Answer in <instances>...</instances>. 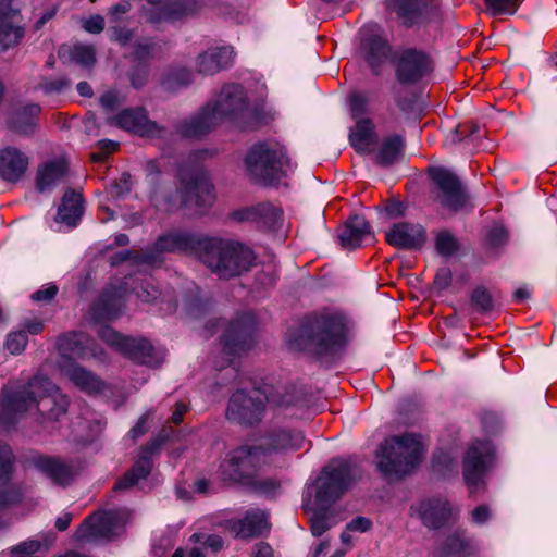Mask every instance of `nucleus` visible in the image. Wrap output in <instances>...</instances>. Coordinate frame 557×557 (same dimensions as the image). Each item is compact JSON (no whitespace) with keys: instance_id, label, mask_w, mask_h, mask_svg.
<instances>
[{"instance_id":"6e6d98bb","label":"nucleus","mask_w":557,"mask_h":557,"mask_svg":"<svg viewBox=\"0 0 557 557\" xmlns=\"http://www.w3.org/2000/svg\"><path fill=\"white\" fill-rule=\"evenodd\" d=\"M349 103L352 117L358 121L366 113L368 99L360 92H354L349 96Z\"/></svg>"},{"instance_id":"393cba45","label":"nucleus","mask_w":557,"mask_h":557,"mask_svg":"<svg viewBox=\"0 0 557 557\" xmlns=\"http://www.w3.org/2000/svg\"><path fill=\"white\" fill-rule=\"evenodd\" d=\"M18 15L12 0H0V51L17 45L23 37V29L17 25Z\"/></svg>"},{"instance_id":"4be33fe9","label":"nucleus","mask_w":557,"mask_h":557,"mask_svg":"<svg viewBox=\"0 0 557 557\" xmlns=\"http://www.w3.org/2000/svg\"><path fill=\"white\" fill-rule=\"evenodd\" d=\"M221 527L234 539L257 537L268 528L267 515L260 509L248 510L242 519H228Z\"/></svg>"},{"instance_id":"5fc2aeb1","label":"nucleus","mask_w":557,"mask_h":557,"mask_svg":"<svg viewBox=\"0 0 557 557\" xmlns=\"http://www.w3.org/2000/svg\"><path fill=\"white\" fill-rule=\"evenodd\" d=\"M131 178L129 173H123L119 180L111 183L109 194L114 198H119L129 193L132 187Z\"/></svg>"},{"instance_id":"6ab92c4d","label":"nucleus","mask_w":557,"mask_h":557,"mask_svg":"<svg viewBox=\"0 0 557 557\" xmlns=\"http://www.w3.org/2000/svg\"><path fill=\"white\" fill-rule=\"evenodd\" d=\"M305 444L304 434L287 426H273L260 437L259 447L267 453L286 454L302 448Z\"/></svg>"},{"instance_id":"864d4df0","label":"nucleus","mask_w":557,"mask_h":557,"mask_svg":"<svg viewBox=\"0 0 557 557\" xmlns=\"http://www.w3.org/2000/svg\"><path fill=\"white\" fill-rule=\"evenodd\" d=\"M79 344L81 341L78 339V334L75 332L62 334L57 338V348L64 355L73 352Z\"/></svg>"},{"instance_id":"6e6552de","label":"nucleus","mask_w":557,"mask_h":557,"mask_svg":"<svg viewBox=\"0 0 557 557\" xmlns=\"http://www.w3.org/2000/svg\"><path fill=\"white\" fill-rule=\"evenodd\" d=\"M359 475L356 465L347 460H333L325 466L315 483V500L321 506L337 500Z\"/></svg>"},{"instance_id":"473e14b6","label":"nucleus","mask_w":557,"mask_h":557,"mask_svg":"<svg viewBox=\"0 0 557 557\" xmlns=\"http://www.w3.org/2000/svg\"><path fill=\"white\" fill-rule=\"evenodd\" d=\"M69 172V164L64 159L47 161L37 168L36 188L39 191L50 189L61 182Z\"/></svg>"},{"instance_id":"58836bf2","label":"nucleus","mask_w":557,"mask_h":557,"mask_svg":"<svg viewBox=\"0 0 557 557\" xmlns=\"http://www.w3.org/2000/svg\"><path fill=\"white\" fill-rule=\"evenodd\" d=\"M193 83V72L178 65L164 69L159 77V85L163 91L174 94Z\"/></svg>"},{"instance_id":"338daca9","label":"nucleus","mask_w":557,"mask_h":557,"mask_svg":"<svg viewBox=\"0 0 557 557\" xmlns=\"http://www.w3.org/2000/svg\"><path fill=\"white\" fill-rule=\"evenodd\" d=\"M153 49L154 44L149 40H146L144 42H139L136 45L134 54L139 60H146L153 57Z\"/></svg>"},{"instance_id":"e2e57ef3","label":"nucleus","mask_w":557,"mask_h":557,"mask_svg":"<svg viewBox=\"0 0 557 557\" xmlns=\"http://www.w3.org/2000/svg\"><path fill=\"white\" fill-rule=\"evenodd\" d=\"M100 104L104 110L113 111L121 104V100L115 91L108 90L101 95Z\"/></svg>"},{"instance_id":"b1692460","label":"nucleus","mask_w":557,"mask_h":557,"mask_svg":"<svg viewBox=\"0 0 557 557\" xmlns=\"http://www.w3.org/2000/svg\"><path fill=\"white\" fill-rule=\"evenodd\" d=\"M282 216V209L271 202H260L233 213L234 220L256 223L262 230L275 228L281 222Z\"/></svg>"},{"instance_id":"9d476101","label":"nucleus","mask_w":557,"mask_h":557,"mask_svg":"<svg viewBox=\"0 0 557 557\" xmlns=\"http://www.w3.org/2000/svg\"><path fill=\"white\" fill-rule=\"evenodd\" d=\"M129 519L131 512L125 508L94 512L86 517L76 530V540L87 543L112 537L123 530Z\"/></svg>"},{"instance_id":"4c0bfd02","label":"nucleus","mask_w":557,"mask_h":557,"mask_svg":"<svg viewBox=\"0 0 557 557\" xmlns=\"http://www.w3.org/2000/svg\"><path fill=\"white\" fill-rule=\"evenodd\" d=\"M122 354L138 363L153 366L159 363L156 349L146 338L128 337L127 344L123 346Z\"/></svg>"},{"instance_id":"f03ea898","label":"nucleus","mask_w":557,"mask_h":557,"mask_svg":"<svg viewBox=\"0 0 557 557\" xmlns=\"http://www.w3.org/2000/svg\"><path fill=\"white\" fill-rule=\"evenodd\" d=\"M346 336L347 326L343 317L334 313H312L286 334V345L294 351L322 356L344 346Z\"/></svg>"},{"instance_id":"2eb2a0df","label":"nucleus","mask_w":557,"mask_h":557,"mask_svg":"<svg viewBox=\"0 0 557 557\" xmlns=\"http://www.w3.org/2000/svg\"><path fill=\"white\" fill-rule=\"evenodd\" d=\"M173 433L172 428H164L150 442L141 447V455L135 465L127 470L113 485V491H125L138 483L139 480L146 479L151 471L152 460L150 455L158 451Z\"/></svg>"},{"instance_id":"7ed1b4c3","label":"nucleus","mask_w":557,"mask_h":557,"mask_svg":"<svg viewBox=\"0 0 557 557\" xmlns=\"http://www.w3.org/2000/svg\"><path fill=\"white\" fill-rule=\"evenodd\" d=\"M248 109L247 96L238 84L223 86L214 101L207 103L197 115L181 122L177 132L186 138H201L224 120L234 121Z\"/></svg>"},{"instance_id":"2f4dec72","label":"nucleus","mask_w":557,"mask_h":557,"mask_svg":"<svg viewBox=\"0 0 557 557\" xmlns=\"http://www.w3.org/2000/svg\"><path fill=\"white\" fill-rule=\"evenodd\" d=\"M370 235V225L361 215L350 216L338 230L342 246L350 249L359 247L364 238Z\"/></svg>"},{"instance_id":"a878e982","label":"nucleus","mask_w":557,"mask_h":557,"mask_svg":"<svg viewBox=\"0 0 557 557\" xmlns=\"http://www.w3.org/2000/svg\"><path fill=\"white\" fill-rule=\"evenodd\" d=\"M386 242L396 248H420L425 242V231L419 224L400 222L394 224L385 235Z\"/></svg>"},{"instance_id":"4d7b16f0","label":"nucleus","mask_w":557,"mask_h":557,"mask_svg":"<svg viewBox=\"0 0 557 557\" xmlns=\"http://www.w3.org/2000/svg\"><path fill=\"white\" fill-rule=\"evenodd\" d=\"M136 295L144 302H153L160 296V290L150 281H145L137 287Z\"/></svg>"},{"instance_id":"c9c22d12","label":"nucleus","mask_w":557,"mask_h":557,"mask_svg":"<svg viewBox=\"0 0 557 557\" xmlns=\"http://www.w3.org/2000/svg\"><path fill=\"white\" fill-rule=\"evenodd\" d=\"M406 139L400 134L383 137L375 154V162L381 166H391L398 162L405 152Z\"/></svg>"},{"instance_id":"c03bdc74","label":"nucleus","mask_w":557,"mask_h":557,"mask_svg":"<svg viewBox=\"0 0 557 557\" xmlns=\"http://www.w3.org/2000/svg\"><path fill=\"white\" fill-rule=\"evenodd\" d=\"M15 472V455L7 443L0 442V486L7 485Z\"/></svg>"},{"instance_id":"4468645a","label":"nucleus","mask_w":557,"mask_h":557,"mask_svg":"<svg viewBox=\"0 0 557 557\" xmlns=\"http://www.w3.org/2000/svg\"><path fill=\"white\" fill-rule=\"evenodd\" d=\"M181 182L180 194L184 206L195 207L199 211L212 205L213 186L198 169L181 168L178 170Z\"/></svg>"},{"instance_id":"423d86ee","label":"nucleus","mask_w":557,"mask_h":557,"mask_svg":"<svg viewBox=\"0 0 557 557\" xmlns=\"http://www.w3.org/2000/svg\"><path fill=\"white\" fill-rule=\"evenodd\" d=\"M255 259L253 251L243 244L214 237H208L200 255V261L223 278L249 271Z\"/></svg>"},{"instance_id":"f257e3e1","label":"nucleus","mask_w":557,"mask_h":557,"mask_svg":"<svg viewBox=\"0 0 557 557\" xmlns=\"http://www.w3.org/2000/svg\"><path fill=\"white\" fill-rule=\"evenodd\" d=\"M70 400L48 377L34 376L18 391L3 388L0 395V422L15 423L21 414L36 406L41 422L59 421L66 414Z\"/></svg>"},{"instance_id":"72a5a7b5","label":"nucleus","mask_w":557,"mask_h":557,"mask_svg":"<svg viewBox=\"0 0 557 557\" xmlns=\"http://www.w3.org/2000/svg\"><path fill=\"white\" fill-rule=\"evenodd\" d=\"M64 375L81 391L87 394H98L104 388L103 382L90 371L76 363L62 368Z\"/></svg>"},{"instance_id":"a211bd4d","label":"nucleus","mask_w":557,"mask_h":557,"mask_svg":"<svg viewBox=\"0 0 557 557\" xmlns=\"http://www.w3.org/2000/svg\"><path fill=\"white\" fill-rule=\"evenodd\" d=\"M33 467L50 479L55 485L67 486L79 474L81 462L59 456L36 455L30 459Z\"/></svg>"},{"instance_id":"a19ab883","label":"nucleus","mask_w":557,"mask_h":557,"mask_svg":"<svg viewBox=\"0 0 557 557\" xmlns=\"http://www.w3.org/2000/svg\"><path fill=\"white\" fill-rule=\"evenodd\" d=\"M374 141V126L371 120L360 119L349 133V143L352 148L361 153L369 149Z\"/></svg>"},{"instance_id":"13d9d810","label":"nucleus","mask_w":557,"mask_h":557,"mask_svg":"<svg viewBox=\"0 0 557 557\" xmlns=\"http://www.w3.org/2000/svg\"><path fill=\"white\" fill-rule=\"evenodd\" d=\"M41 547V543L37 540H27L13 547H11V554L14 556H32L37 553Z\"/></svg>"},{"instance_id":"f8f14e48","label":"nucleus","mask_w":557,"mask_h":557,"mask_svg":"<svg viewBox=\"0 0 557 557\" xmlns=\"http://www.w3.org/2000/svg\"><path fill=\"white\" fill-rule=\"evenodd\" d=\"M429 176L433 184L432 197L443 208L457 212L467 205L468 194L456 174L444 168H432Z\"/></svg>"},{"instance_id":"680f3d73","label":"nucleus","mask_w":557,"mask_h":557,"mask_svg":"<svg viewBox=\"0 0 557 557\" xmlns=\"http://www.w3.org/2000/svg\"><path fill=\"white\" fill-rule=\"evenodd\" d=\"M67 86V81L64 78L44 79L39 83V87L45 92H60Z\"/></svg>"},{"instance_id":"bb28decb","label":"nucleus","mask_w":557,"mask_h":557,"mask_svg":"<svg viewBox=\"0 0 557 557\" xmlns=\"http://www.w3.org/2000/svg\"><path fill=\"white\" fill-rule=\"evenodd\" d=\"M29 158L25 152L13 146L0 149V177L7 182L15 183L26 173Z\"/></svg>"},{"instance_id":"ea45409f","label":"nucleus","mask_w":557,"mask_h":557,"mask_svg":"<svg viewBox=\"0 0 557 557\" xmlns=\"http://www.w3.org/2000/svg\"><path fill=\"white\" fill-rule=\"evenodd\" d=\"M263 400L275 408H289L301 403L299 392L292 385L269 387L262 392Z\"/></svg>"},{"instance_id":"79ce46f5","label":"nucleus","mask_w":557,"mask_h":557,"mask_svg":"<svg viewBox=\"0 0 557 557\" xmlns=\"http://www.w3.org/2000/svg\"><path fill=\"white\" fill-rule=\"evenodd\" d=\"M28 486L24 482L13 483L0 490V513L11 507L22 505L27 496ZM5 524L0 520V529Z\"/></svg>"},{"instance_id":"c756f323","label":"nucleus","mask_w":557,"mask_h":557,"mask_svg":"<svg viewBox=\"0 0 557 557\" xmlns=\"http://www.w3.org/2000/svg\"><path fill=\"white\" fill-rule=\"evenodd\" d=\"M364 60L374 75H380L383 65L393 57L387 39L380 35H370L362 40Z\"/></svg>"},{"instance_id":"a18cd8bd","label":"nucleus","mask_w":557,"mask_h":557,"mask_svg":"<svg viewBox=\"0 0 557 557\" xmlns=\"http://www.w3.org/2000/svg\"><path fill=\"white\" fill-rule=\"evenodd\" d=\"M435 247L440 255L449 257L459 249L457 238L448 231H441L435 238Z\"/></svg>"},{"instance_id":"052dcab7","label":"nucleus","mask_w":557,"mask_h":557,"mask_svg":"<svg viewBox=\"0 0 557 557\" xmlns=\"http://www.w3.org/2000/svg\"><path fill=\"white\" fill-rule=\"evenodd\" d=\"M331 528L324 513H314L310 519V530L314 536H321Z\"/></svg>"},{"instance_id":"774afa93","label":"nucleus","mask_w":557,"mask_h":557,"mask_svg":"<svg viewBox=\"0 0 557 557\" xmlns=\"http://www.w3.org/2000/svg\"><path fill=\"white\" fill-rule=\"evenodd\" d=\"M251 557H274V552L269 543L258 542L252 547Z\"/></svg>"},{"instance_id":"0e129e2a","label":"nucleus","mask_w":557,"mask_h":557,"mask_svg":"<svg viewBox=\"0 0 557 557\" xmlns=\"http://www.w3.org/2000/svg\"><path fill=\"white\" fill-rule=\"evenodd\" d=\"M149 420L150 413H145L138 420V422L133 426L129 431V435L133 440H137L138 437L146 434L149 430Z\"/></svg>"},{"instance_id":"37998d69","label":"nucleus","mask_w":557,"mask_h":557,"mask_svg":"<svg viewBox=\"0 0 557 557\" xmlns=\"http://www.w3.org/2000/svg\"><path fill=\"white\" fill-rule=\"evenodd\" d=\"M470 302L473 310L481 314H487L496 307L492 293L483 285L473 288L470 295Z\"/></svg>"},{"instance_id":"f3484780","label":"nucleus","mask_w":557,"mask_h":557,"mask_svg":"<svg viewBox=\"0 0 557 557\" xmlns=\"http://www.w3.org/2000/svg\"><path fill=\"white\" fill-rule=\"evenodd\" d=\"M494 454L493 445L490 441H473L463 458V478L470 491L474 494L483 484V476L486 471L487 463Z\"/></svg>"},{"instance_id":"1a4fd4ad","label":"nucleus","mask_w":557,"mask_h":557,"mask_svg":"<svg viewBox=\"0 0 557 557\" xmlns=\"http://www.w3.org/2000/svg\"><path fill=\"white\" fill-rule=\"evenodd\" d=\"M208 236L184 231H172L162 234L153 244V248L143 251L139 260L147 264L161 263V253H186L195 255L200 259V255L206 247Z\"/></svg>"},{"instance_id":"c85d7f7f","label":"nucleus","mask_w":557,"mask_h":557,"mask_svg":"<svg viewBox=\"0 0 557 557\" xmlns=\"http://www.w3.org/2000/svg\"><path fill=\"white\" fill-rule=\"evenodd\" d=\"M387 9L394 10L408 27L437 8V0H385Z\"/></svg>"},{"instance_id":"cd10ccee","label":"nucleus","mask_w":557,"mask_h":557,"mask_svg":"<svg viewBox=\"0 0 557 557\" xmlns=\"http://www.w3.org/2000/svg\"><path fill=\"white\" fill-rule=\"evenodd\" d=\"M40 113L41 108L36 103L15 108L7 120V126L20 136H30L38 127Z\"/></svg>"},{"instance_id":"5701e85b","label":"nucleus","mask_w":557,"mask_h":557,"mask_svg":"<svg viewBox=\"0 0 557 557\" xmlns=\"http://www.w3.org/2000/svg\"><path fill=\"white\" fill-rule=\"evenodd\" d=\"M112 121L120 128L143 137L160 136L163 131L156 122L148 119L143 108L124 109Z\"/></svg>"},{"instance_id":"bf43d9fd","label":"nucleus","mask_w":557,"mask_h":557,"mask_svg":"<svg viewBox=\"0 0 557 557\" xmlns=\"http://www.w3.org/2000/svg\"><path fill=\"white\" fill-rule=\"evenodd\" d=\"M58 292V286L54 283H49L33 293L30 298L37 302H50L57 296Z\"/></svg>"},{"instance_id":"69168bd1","label":"nucleus","mask_w":557,"mask_h":557,"mask_svg":"<svg viewBox=\"0 0 557 557\" xmlns=\"http://www.w3.org/2000/svg\"><path fill=\"white\" fill-rule=\"evenodd\" d=\"M465 541L460 535L454 534L447 539L445 552L446 554H459L465 549Z\"/></svg>"},{"instance_id":"3c124183","label":"nucleus","mask_w":557,"mask_h":557,"mask_svg":"<svg viewBox=\"0 0 557 557\" xmlns=\"http://www.w3.org/2000/svg\"><path fill=\"white\" fill-rule=\"evenodd\" d=\"M71 58L76 63L90 66L95 63V50L90 46L76 45L71 49Z\"/></svg>"},{"instance_id":"f704fd0d","label":"nucleus","mask_w":557,"mask_h":557,"mask_svg":"<svg viewBox=\"0 0 557 557\" xmlns=\"http://www.w3.org/2000/svg\"><path fill=\"white\" fill-rule=\"evenodd\" d=\"M83 202L81 193L72 189L65 191L58 208L55 221L70 227L76 226L83 215Z\"/></svg>"},{"instance_id":"de8ad7c7","label":"nucleus","mask_w":557,"mask_h":557,"mask_svg":"<svg viewBox=\"0 0 557 557\" xmlns=\"http://www.w3.org/2000/svg\"><path fill=\"white\" fill-rule=\"evenodd\" d=\"M99 337L106 342L109 346L113 347L122 354L123 346L127 344V336H123L110 326H101L98 330Z\"/></svg>"},{"instance_id":"8fccbe9b","label":"nucleus","mask_w":557,"mask_h":557,"mask_svg":"<svg viewBox=\"0 0 557 557\" xmlns=\"http://www.w3.org/2000/svg\"><path fill=\"white\" fill-rule=\"evenodd\" d=\"M28 336L25 331L10 332L7 336L5 348L12 355H18L26 348Z\"/></svg>"},{"instance_id":"7c9ffc66","label":"nucleus","mask_w":557,"mask_h":557,"mask_svg":"<svg viewBox=\"0 0 557 557\" xmlns=\"http://www.w3.org/2000/svg\"><path fill=\"white\" fill-rule=\"evenodd\" d=\"M234 51L231 47L210 48L196 59L199 74L213 75L233 63Z\"/></svg>"},{"instance_id":"20e7f679","label":"nucleus","mask_w":557,"mask_h":557,"mask_svg":"<svg viewBox=\"0 0 557 557\" xmlns=\"http://www.w3.org/2000/svg\"><path fill=\"white\" fill-rule=\"evenodd\" d=\"M259 445H242L232 449L220 465L221 479L225 482L253 486L262 492L276 490L275 480H258L263 460Z\"/></svg>"},{"instance_id":"ddd939ff","label":"nucleus","mask_w":557,"mask_h":557,"mask_svg":"<svg viewBox=\"0 0 557 557\" xmlns=\"http://www.w3.org/2000/svg\"><path fill=\"white\" fill-rule=\"evenodd\" d=\"M257 322L252 313H243L230 322L222 335V352L227 363H232L236 356L250 350L255 345Z\"/></svg>"},{"instance_id":"9b49d317","label":"nucleus","mask_w":557,"mask_h":557,"mask_svg":"<svg viewBox=\"0 0 557 557\" xmlns=\"http://www.w3.org/2000/svg\"><path fill=\"white\" fill-rule=\"evenodd\" d=\"M392 62L395 67V77L403 86L418 84L431 74L434 67L432 58L424 50L411 47L395 51Z\"/></svg>"},{"instance_id":"49530a36","label":"nucleus","mask_w":557,"mask_h":557,"mask_svg":"<svg viewBox=\"0 0 557 557\" xmlns=\"http://www.w3.org/2000/svg\"><path fill=\"white\" fill-rule=\"evenodd\" d=\"M486 10L491 15L513 14L519 8L521 0H484Z\"/></svg>"},{"instance_id":"e433bc0d","label":"nucleus","mask_w":557,"mask_h":557,"mask_svg":"<svg viewBox=\"0 0 557 557\" xmlns=\"http://www.w3.org/2000/svg\"><path fill=\"white\" fill-rule=\"evenodd\" d=\"M123 298L120 289L107 288L94 307V317L99 321H111L121 312Z\"/></svg>"},{"instance_id":"09e8293b","label":"nucleus","mask_w":557,"mask_h":557,"mask_svg":"<svg viewBox=\"0 0 557 557\" xmlns=\"http://www.w3.org/2000/svg\"><path fill=\"white\" fill-rule=\"evenodd\" d=\"M189 541L200 544L202 548H210L214 553L220 552L224 546L223 539L218 534L194 533Z\"/></svg>"},{"instance_id":"39448f33","label":"nucleus","mask_w":557,"mask_h":557,"mask_svg":"<svg viewBox=\"0 0 557 557\" xmlns=\"http://www.w3.org/2000/svg\"><path fill=\"white\" fill-rule=\"evenodd\" d=\"M423 455V445L419 435L405 433L386 438L376 456L377 468L386 478L401 479L412 472Z\"/></svg>"},{"instance_id":"412c9836","label":"nucleus","mask_w":557,"mask_h":557,"mask_svg":"<svg viewBox=\"0 0 557 557\" xmlns=\"http://www.w3.org/2000/svg\"><path fill=\"white\" fill-rule=\"evenodd\" d=\"M411 510L417 513L422 523L432 530H438L447 525L454 519L451 504L441 497L422 499Z\"/></svg>"},{"instance_id":"603ef678","label":"nucleus","mask_w":557,"mask_h":557,"mask_svg":"<svg viewBox=\"0 0 557 557\" xmlns=\"http://www.w3.org/2000/svg\"><path fill=\"white\" fill-rule=\"evenodd\" d=\"M508 240V232L503 225L492 226L485 235V244L490 248H499Z\"/></svg>"},{"instance_id":"dca6fc26","label":"nucleus","mask_w":557,"mask_h":557,"mask_svg":"<svg viewBox=\"0 0 557 557\" xmlns=\"http://www.w3.org/2000/svg\"><path fill=\"white\" fill-rule=\"evenodd\" d=\"M264 408L261 391L255 389L247 394L239 389L230 398L226 418L238 424L252 425L261 421Z\"/></svg>"},{"instance_id":"aec40b11","label":"nucleus","mask_w":557,"mask_h":557,"mask_svg":"<svg viewBox=\"0 0 557 557\" xmlns=\"http://www.w3.org/2000/svg\"><path fill=\"white\" fill-rule=\"evenodd\" d=\"M201 8L200 0H149L147 15L150 22L176 21L196 14Z\"/></svg>"},{"instance_id":"0eeeda50","label":"nucleus","mask_w":557,"mask_h":557,"mask_svg":"<svg viewBox=\"0 0 557 557\" xmlns=\"http://www.w3.org/2000/svg\"><path fill=\"white\" fill-rule=\"evenodd\" d=\"M244 162L249 178L264 186L277 185L290 168L285 149L276 143L253 145Z\"/></svg>"}]
</instances>
